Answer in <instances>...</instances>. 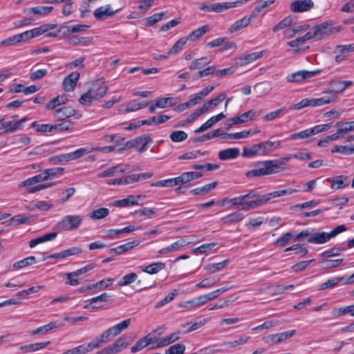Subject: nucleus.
Segmentation results:
<instances>
[{
  "label": "nucleus",
  "mask_w": 354,
  "mask_h": 354,
  "mask_svg": "<svg viewBox=\"0 0 354 354\" xmlns=\"http://www.w3.org/2000/svg\"><path fill=\"white\" fill-rule=\"evenodd\" d=\"M259 201H261V196H259L256 190L253 189L246 194L230 199L229 203L241 210L248 211L263 205V204H259Z\"/></svg>",
  "instance_id": "f257e3e1"
},
{
  "label": "nucleus",
  "mask_w": 354,
  "mask_h": 354,
  "mask_svg": "<svg viewBox=\"0 0 354 354\" xmlns=\"http://www.w3.org/2000/svg\"><path fill=\"white\" fill-rule=\"evenodd\" d=\"M342 26H334V22L328 20L314 26L310 30L314 39L320 40L333 34L339 32Z\"/></svg>",
  "instance_id": "f03ea898"
},
{
  "label": "nucleus",
  "mask_w": 354,
  "mask_h": 354,
  "mask_svg": "<svg viewBox=\"0 0 354 354\" xmlns=\"http://www.w3.org/2000/svg\"><path fill=\"white\" fill-rule=\"evenodd\" d=\"M274 163L275 162L272 161V160L258 162L256 165L257 167L248 171L245 176L251 178L276 174L278 171Z\"/></svg>",
  "instance_id": "7ed1b4c3"
},
{
  "label": "nucleus",
  "mask_w": 354,
  "mask_h": 354,
  "mask_svg": "<svg viewBox=\"0 0 354 354\" xmlns=\"http://www.w3.org/2000/svg\"><path fill=\"white\" fill-rule=\"evenodd\" d=\"M347 230L345 225H340L334 228L330 232H321L310 234L308 242L313 244H324L329 241L332 238L335 237L339 234Z\"/></svg>",
  "instance_id": "20e7f679"
},
{
  "label": "nucleus",
  "mask_w": 354,
  "mask_h": 354,
  "mask_svg": "<svg viewBox=\"0 0 354 354\" xmlns=\"http://www.w3.org/2000/svg\"><path fill=\"white\" fill-rule=\"evenodd\" d=\"M83 217L80 215H68L58 223L57 227L63 231H71L78 228L82 223Z\"/></svg>",
  "instance_id": "39448f33"
},
{
  "label": "nucleus",
  "mask_w": 354,
  "mask_h": 354,
  "mask_svg": "<svg viewBox=\"0 0 354 354\" xmlns=\"http://www.w3.org/2000/svg\"><path fill=\"white\" fill-rule=\"evenodd\" d=\"M128 337L123 335L120 337L116 339V341L111 344L102 350L97 351L95 353V354H116L122 351H123L124 348H126L128 345Z\"/></svg>",
  "instance_id": "423d86ee"
},
{
  "label": "nucleus",
  "mask_w": 354,
  "mask_h": 354,
  "mask_svg": "<svg viewBox=\"0 0 354 354\" xmlns=\"http://www.w3.org/2000/svg\"><path fill=\"white\" fill-rule=\"evenodd\" d=\"M146 196L144 194H139L137 196L130 195L128 197L122 200H118L113 202V205L115 207H126L133 205H141L144 204V200Z\"/></svg>",
  "instance_id": "0eeeda50"
},
{
  "label": "nucleus",
  "mask_w": 354,
  "mask_h": 354,
  "mask_svg": "<svg viewBox=\"0 0 354 354\" xmlns=\"http://www.w3.org/2000/svg\"><path fill=\"white\" fill-rule=\"evenodd\" d=\"M53 116L57 120H63L72 116H75L78 119L82 117V115L73 106H67L56 109Z\"/></svg>",
  "instance_id": "6e6552de"
},
{
  "label": "nucleus",
  "mask_w": 354,
  "mask_h": 354,
  "mask_svg": "<svg viewBox=\"0 0 354 354\" xmlns=\"http://www.w3.org/2000/svg\"><path fill=\"white\" fill-rule=\"evenodd\" d=\"M318 73V71H298L288 75L286 80L288 82H300L304 80L311 78Z\"/></svg>",
  "instance_id": "1a4fd4ad"
},
{
  "label": "nucleus",
  "mask_w": 354,
  "mask_h": 354,
  "mask_svg": "<svg viewBox=\"0 0 354 354\" xmlns=\"http://www.w3.org/2000/svg\"><path fill=\"white\" fill-rule=\"evenodd\" d=\"M50 184H37L35 182L32 176L27 178L26 180L21 182L19 184V187H26L28 193H35L37 192L43 190L46 188L50 187Z\"/></svg>",
  "instance_id": "9d476101"
},
{
  "label": "nucleus",
  "mask_w": 354,
  "mask_h": 354,
  "mask_svg": "<svg viewBox=\"0 0 354 354\" xmlns=\"http://www.w3.org/2000/svg\"><path fill=\"white\" fill-rule=\"evenodd\" d=\"M64 169L62 168H52L45 169L41 173L32 176L35 182L38 184L45 182L57 176V174H62Z\"/></svg>",
  "instance_id": "9b49d317"
},
{
  "label": "nucleus",
  "mask_w": 354,
  "mask_h": 354,
  "mask_svg": "<svg viewBox=\"0 0 354 354\" xmlns=\"http://www.w3.org/2000/svg\"><path fill=\"white\" fill-rule=\"evenodd\" d=\"M354 52V44L348 45H337L335 49V61L341 63L346 60L350 53Z\"/></svg>",
  "instance_id": "f8f14e48"
},
{
  "label": "nucleus",
  "mask_w": 354,
  "mask_h": 354,
  "mask_svg": "<svg viewBox=\"0 0 354 354\" xmlns=\"http://www.w3.org/2000/svg\"><path fill=\"white\" fill-rule=\"evenodd\" d=\"M353 84V82L350 80H331L329 82V88L324 91V93H341L345 91L347 87Z\"/></svg>",
  "instance_id": "ddd939ff"
},
{
  "label": "nucleus",
  "mask_w": 354,
  "mask_h": 354,
  "mask_svg": "<svg viewBox=\"0 0 354 354\" xmlns=\"http://www.w3.org/2000/svg\"><path fill=\"white\" fill-rule=\"evenodd\" d=\"M297 192H298L297 189H292V188H288V189H281V190L272 192H270V193H268V194L261 196V201H259L260 203H259V204L265 205L268 201H269L270 200H271L272 198L281 197V196H283L285 195L292 194L297 193Z\"/></svg>",
  "instance_id": "4468645a"
},
{
  "label": "nucleus",
  "mask_w": 354,
  "mask_h": 354,
  "mask_svg": "<svg viewBox=\"0 0 354 354\" xmlns=\"http://www.w3.org/2000/svg\"><path fill=\"white\" fill-rule=\"evenodd\" d=\"M103 84L104 80L98 79L92 84V86L88 89L96 100L103 97L107 93L108 87Z\"/></svg>",
  "instance_id": "2eb2a0df"
},
{
  "label": "nucleus",
  "mask_w": 354,
  "mask_h": 354,
  "mask_svg": "<svg viewBox=\"0 0 354 354\" xmlns=\"http://www.w3.org/2000/svg\"><path fill=\"white\" fill-rule=\"evenodd\" d=\"M314 6L312 0H296L290 5V8L293 12H304L310 10Z\"/></svg>",
  "instance_id": "dca6fc26"
},
{
  "label": "nucleus",
  "mask_w": 354,
  "mask_h": 354,
  "mask_svg": "<svg viewBox=\"0 0 354 354\" xmlns=\"http://www.w3.org/2000/svg\"><path fill=\"white\" fill-rule=\"evenodd\" d=\"M295 333V330H291L285 331L280 333H276L270 335L268 336L264 337L263 338L264 342L269 344V343H273V344H278L281 342H283L290 337H292Z\"/></svg>",
  "instance_id": "f3484780"
},
{
  "label": "nucleus",
  "mask_w": 354,
  "mask_h": 354,
  "mask_svg": "<svg viewBox=\"0 0 354 354\" xmlns=\"http://www.w3.org/2000/svg\"><path fill=\"white\" fill-rule=\"evenodd\" d=\"M51 344L50 341L39 342L21 346L19 350L24 354L37 352L46 348Z\"/></svg>",
  "instance_id": "a211bd4d"
},
{
  "label": "nucleus",
  "mask_w": 354,
  "mask_h": 354,
  "mask_svg": "<svg viewBox=\"0 0 354 354\" xmlns=\"http://www.w3.org/2000/svg\"><path fill=\"white\" fill-rule=\"evenodd\" d=\"M156 338L153 337L152 333H149L145 337L140 338L135 345L131 348V352L136 353L150 344H154Z\"/></svg>",
  "instance_id": "6ab92c4d"
},
{
  "label": "nucleus",
  "mask_w": 354,
  "mask_h": 354,
  "mask_svg": "<svg viewBox=\"0 0 354 354\" xmlns=\"http://www.w3.org/2000/svg\"><path fill=\"white\" fill-rule=\"evenodd\" d=\"M180 331H176L172 333H170L163 337L156 339V342L154 344L156 346L154 348H162L167 346L176 341L178 340L180 337Z\"/></svg>",
  "instance_id": "aec40b11"
},
{
  "label": "nucleus",
  "mask_w": 354,
  "mask_h": 354,
  "mask_svg": "<svg viewBox=\"0 0 354 354\" xmlns=\"http://www.w3.org/2000/svg\"><path fill=\"white\" fill-rule=\"evenodd\" d=\"M333 189L337 190L346 188L349 185V178L344 175H339L333 178H327Z\"/></svg>",
  "instance_id": "412c9836"
},
{
  "label": "nucleus",
  "mask_w": 354,
  "mask_h": 354,
  "mask_svg": "<svg viewBox=\"0 0 354 354\" xmlns=\"http://www.w3.org/2000/svg\"><path fill=\"white\" fill-rule=\"evenodd\" d=\"M151 142V139L149 136H142L128 142L127 146L136 147L138 152L142 153L147 149L148 145Z\"/></svg>",
  "instance_id": "4be33fe9"
},
{
  "label": "nucleus",
  "mask_w": 354,
  "mask_h": 354,
  "mask_svg": "<svg viewBox=\"0 0 354 354\" xmlns=\"http://www.w3.org/2000/svg\"><path fill=\"white\" fill-rule=\"evenodd\" d=\"M148 102H139L136 100H132L120 106L119 111L123 113L133 112L145 107Z\"/></svg>",
  "instance_id": "5701e85b"
},
{
  "label": "nucleus",
  "mask_w": 354,
  "mask_h": 354,
  "mask_svg": "<svg viewBox=\"0 0 354 354\" xmlns=\"http://www.w3.org/2000/svg\"><path fill=\"white\" fill-rule=\"evenodd\" d=\"M214 89V86H209L203 88L198 93L191 95L188 100L190 106H192L200 103L202 101V100L205 97H206L209 93H211Z\"/></svg>",
  "instance_id": "b1692460"
},
{
  "label": "nucleus",
  "mask_w": 354,
  "mask_h": 354,
  "mask_svg": "<svg viewBox=\"0 0 354 354\" xmlns=\"http://www.w3.org/2000/svg\"><path fill=\"white\" fill-rule=\"evenodd\" d=\"M79 77L80 73L78 72L71 73L66 76L62 82L64 90L67 92L73 91L76 87Z\"/></svg>",
  "instance_id": "393cba45"
},
{
  "label": "nucleus",
  "mask_w": 354,
  "mask_h": 354,
  "mask_svg": "<svg viewBox=\"0 0 354 354\" xmlns=\"http://www.w3.org/2000/svg\"><path fill=\"white\" fill-rule=\"evenodd\" d=\"M254 17H252V14L249 16H244L241 19L234 21L228 28V33L232 34L236 32L249 26L250 21Z\"/></svg>",
  "instance_id": "a878e982"
},
{
  "label": "nucleus",
  "mask_w": 354,
  "mask_h": 354,
  "mask_svg": "<svg viewBox=\"0 0 354 354\" xmlns=\"http://www.w3.org/2000/svg\"><path fill=\"white\" fill-rule=\"evenodd\" d=\"M260 148L263 156H268L274 150L281 147V141H265L260 142Z\"/></svg>",
  "instance_id": "bb28decb"
},
{
  "label": "nucleus",
  "mask_w": 354,
  "mask_h": 354,
  "mask_svg": "<svg viewBox=\"0 0 354 354\" xmlns=\"http://www.w3.org/2000/svg\"><path fill=\"white\" fill-rule=\"evenodd\" d=\"M84 154H86V150L82 147L70 153L61 154L57 156V158L59 161L61 162H69L71 160H76Z\"/></svg>",
  "instance_id": "cd10ccee"
},
{
  "label": "nucleus",
  "mask_w": 354,
  "mask_h": 354,
  "mask_svg": "<svg viewBox=\"0 0 354 354\" xmlns=\"http://www.w3.org/2000/svg\"><path fill=\"white\" fill-rule=\"evenodd\" d=\"M81 252H82V250L80 248L73 247V248H68L67 250L61 251L59 252L50 254L48 257V259H64L68 257L80 254Z\"/></svg>",
  "instance_id": "c85d7f7f"
},
{
  "label": "nucleus",
  "mask_w": 354,
  "mask_h": 354,
  "mask_svg": "<svg viewBox=\"0 0 354 354\" xmlns=\"http://www.w3.org/2000/svg\"><path fill=\"white\" fill-rule=\"evenodd\" d=\"M53 10V6H37L24 9L23 12L27 15H35L45 16Z\"/></svg>",
  "instance_id": "c756f323"
},
{
  "label": "nucleus",
  "mask_w": 354,
  "mask_h": 354,
  "mask_svg": "<svg viewBox=\"0 0 354 354\" xmlns=\"http://www.w3.org/2000/svg\"><path fill=\"white\" fill-rule=\"evenodd\" d=\"M240 154L239 148H228L221 150L218 153V157L221 160H229L236 159Z\"/></svg>",
  "instance_id": "7c9ffc66"
},
{
  "label": "nucleus",
  "mask_w": 354,
  "mask_h": 354,
  "mask_svg": "<svg viewBox=\"0 0 354 354\" xmlns=\"http://www.w3.org/2000/svg\"><path fill=\"white\" fill-rule=\"evenodd\" d=\"M115 13V11L111 9V6L110 5H106L104 6L97 8L94 11V16L97 20H102L107 17L113 16Z\"/></svg>",
  "instance_id": "2f4dec72"
},
{
  "label": "nucleus",
  "mask_w": 354,
  "mask_h": 354,
  "mask_svg": "<svg viewBox=\"0 0 354 354\" xmlns=\"http://www.w3.org/2000/svg\"><path fill=\"white\" fill-rule=\"evenodd\" d=\"M59 325L55 322H51L46 325L39 326L37 328L28 331V333L31 335H45L48 333L50 331L57 328Z\"/></svg>",
  "instance_id": "473e14b6"
},
{
  "label": "nucleus",
  "mask_w": 354,
  "mask_h": 354,
  "mask_svg": "<svg viewBox=\"0 0 354 354\" xmlns=\"http://www.w3.org/2000/svg\"><path fill=\"white\" fill-rule=\"evenodd\" d=\"M57 236V232H50V233L45 234L41 236H39L36 239H32L31 241H30L29 247L31 248H33L39 244L53 241Z\"/></svg>",
  "instance_id": "72a5a7b5"
},
{
  "label": "nucleus",
  "mask_w": 354,
  "mask_h": 354,
  "mask_svg": "<svg viewBox=\"0 0 354 354\" xmlns=\"http://www.w3.org/2000/svg\"><path fill=\"white\" fill-rule=\"evenodd\" d=\"M242 4V2L237 1H224L214 3V12H222L228 9L237 7Z\"/></svg>",
  "instance_id": "f704fd0d"
},
{
  "label": "nucleus",
  "mask_w": 354,
  "mask_h": 354,
  "mask_svg": "<svg viewBox=\"0 0 354 354\" xmlns=\"http://www.w3.org/2000/svg\"><path fill=\"white\" fill-rule=\"evenodd\" d=\"M243 218L242 213L234 212L221 218V221L224 225H230L241 221Z\"/></svg>",
  "instance_id": "c9c22d12"
},
{
  "label": "nucleus",
  "mask_w": 354,
  "mask_h": 354,
  "mask_svg": "<svg viewBox=\"0 0 354 354\" xmlns=\"http://www.w3.org/2000/svg\"><path fill=\"white\" fill-rule=\"evenodd\" d=\"M165 268V263L163 262H155L148 266L141 267V270L149 274H155Z\"/></svg>",
  "instance_id": "e433bc0d"
},
{
  "label": "nucleus",
  "mask_w": 354,
  "mask_h": 354,
  "mask_svg": "<svg viewBox=\"0 0 354 354\" xmlns=\"http://www.w3.org/2000/svg\"><path fill=\"white\" fill-rule=\"evenodd\" d=\"M25 120L23 119L20 121L13 122V121H5L1 122L0 125V130H4L6 133L13 132L21 127L22 122Z\"/></svg>",
  "instance_id": "4c0bfd02"
},
{
  "label": "nucleus",
  "mask_w": 354,
  "mask_h": 354,
  "mask_svg": "<svg viewBox=\"0 0 354 354\" xmlns=\"http://www.w3.org/2000/svg\"><path fill=\"white\" fill-rule=\"evenodd\" d=\"M262 56H263V51L254 52V53H251L241 55L239 57V59L241 61L240 64L243 66V65L249 64L256 61L257 59L262 57Z\"/></svg>",
  "instance_id": "58836bf2"
},
{
  "label": "nucleus",
  "mask_w": 354,
  "mask_h": 354,
  "mask_svg": "<svg viewBox=\"0 0 354 354\" xmlns=\"http://www.w3.org/2000/svg\"><path fill=\"white\" fill-rule=\"evenodd\" d=\"M242 156L243 157L253 158L255 156H263L260 148V144H256L251 147H243Z\"/></svg>",
  "instance_id": "ea45409f"
},
{
  "label": "nucleus",
  "mask_w": 354,
  "mask_h": 354,
  "mask_svg": "<svg viewBox=\"0 0 354 354\" xmlns=\"http://www.w3.org/2000/svg\"><path fill=\"white\" fill-rule=\"evenodd\" d=\"M170 117L167 115H160L158 116H151L147 120H141L142 125H158L162 124L169 120Z\"/></svg>",
  "instance_id": "a19ab883"
},
{
  "label": "nucleus",
  "mask_w": 354,
  "mask_h": 354,
  "mask_svg": "<svg viewBox=\"0 0 354 354\" xmlns=\"http://www.w3.org/2000/svg\"><path fill=\"white\" fill-rule=\"evenodd\" d=\"M186 241L185 240L180 239L178 240L171 245L162 248L159 250V253L161 254H165L169 252H173L179 250L181 248L186 245Z\"/></svg>",
  "instance_id": "79ce46f5"
},
{
  "label": "nucleus",
  "mask_w": 354,
  "mask_h": 354,
  "mask_svg": "<svg viewBox=\"0 0 354 354\" xmlns=\"http://www.w3.org/2000/svg\"><path fill=\"white\" fill-rule=\"evenodd\" d=\"M108 340L102 333L88 344H84L87 353L100 346V344L107 342Z\"/></svg>",
  "instance_id": "37998d69"
},
{
  "label": "nucleus",
  "mask_w": 354,
  "mask_h": 354,
  "mask_svg": "<svg viewBox=\"0 0 354 354\" xmlns=\"http://www.w3.org/2000/svg\"><path fill=\"white\" fill-rule=\"evenodd\" d=\"M337 97L334 95H324L319 98H312L311 103L313 107L321 106L334 102Z\"/></svg>",
  "instance_id": "c03bdc74"
},
{
  "label": "nucleus",
  "mask_w": 354,
  "mask_h": 354,
  "mask_svg": "<svg viewBox=\"0 0 354 354\" xmlns=\"http://www.w3.org/2000/svg\"><path fill=\"white\" fill-rule=\"evenodd\" d=\"M209 26L207 25H205L199 27L198 28L191 32L189 35L185 37L188 40L194 41L200 39L203 37L207 32L209 31Z\"/></svg>",
  "instance_id": "a18cd8bd"
},
{
  "label": "nucleus",
  "mask_w": 354,
  "mask_h": 354,
  "mask_svg": "<svg viewBox=\"0 0 354 354\" xmlns=\"http://www.w3.org/2000/svg\"><path fill=\"white\" fill-rule=\"evenodd\" d=\"M68 101V97L66 95H59L50 100L46 106V109L52 110L56 109L57 106L64 104Z\"/></svg>",
  "instance_id": "49530a36"
},
{
  "label": "nucleus",
  "mask_w": 354,
  "mask_h": 354,
  "mask_svg": "<svg viewBox=\"0 0 354 354\" xmlns=\"http://www.w3.org/2000/svg\"><path fill=\"white\" fill-rule=\"evenodd\" d=\"M36 258L34 256H30L20 261H16L12 264V268L15 270L22 269L28 266L36 263Z\"/></svg>",
  "instance_id": "de8ad7c7"
},
{
  "label": "nucleus",
  "mask_w": 354,
  "mask_h": 354,
  "mask_svg": "<svg viewBox=\"0 0 354 354\" xmlns=\"http://www.w3.org/2000/svg\"><path fill=\"white\" fill-rule=\"evenodd\" d=\"M335 317H339L344 315L349 314L354 317V305L346 306L340 308H335L332 311Z\"/></svg>",
  "instance_id": "09e8293b"
},
{
  "label": "nucleus",
  "mask_w": 354,
  "mask_h": 354,
  "mask_svg": "<svg viewBox=\"0 0 354 354\" xmlns=\"http://www.w3.org/2000/svg\"><path fill=\"white\" fill-rule=\"evenodd\" d=\"M124 172V169H121L119 165L114 166L103 171L97 174L98 178H106L117 176L119 174Z\"/></svg>",
  "instance_id": "8fccbe9b"
},
{
  "label": "nucleus",
  "mask_w": 354,
  "mask_h": 354,
  "mask_svg": "<svg viewBox=\"0 0 354 354\" xmlns=\"http://www.w3.org/2000/svg\"><path fill=\"white\" fill-rule=\"evenodd\" d=\"M216 182L211 183L203 187L193 189L190 191V193L192 194L193 195H203L207 194L211 190L214 189L216 187Z\"/></svg>",
  "instance_id": "3c124183"
},
{
  "label": "nucleus",
  "mask_w": 354,
  "mask_h": 354,
  "mask_svg": "<svg viewBox=\"0 0 354 354\" xmlns=\"http://www.w3.org/2000/svg\"><path fill=\"white\" fill-rule=\"evenodd\" d=\"M138 274L135 272H130L123 276L118 281V286L120 287L127 286L136 281L138 279Z\"/></svg>",
  "instance_id": "603ef678"
},
{
  "label": "nucleus",
  "mask_w": 354,
  "mask_h": 354,
  "mask_svg": "<svg viewBox=\"0 0 354 354\" xmlns=\"http://www.w3.org/2000/svg\"><path fill=\"white\" fill-rule=\"evenodd\" d=\"M331 153H339L343 155H351L354 153V145L352 146L335 145L332 148Z\"/></svg>",
  "instance_id": "864d4df0"
},
{
  "label": "nucleus",
  "mask_w": 354,
  "mask_h": 354,
  "mask_svg": "<svg viewBox=\"0 0 354 354\" xmlns=\"http://www.w3.org/2000/svg\"><path fill=\"white\" fill-rule=\"evenodd\" d=\"M43 32L46 33L48 37H57L59 30L54 31L57 28V24H45L41 26Z\"/></svg>",
  "instance_id": "5fc2aeb1"
},
{
  "label": "nucleus",
  "mask_w": 354,
  "mask_h": 354,
  "mask_svg": "<svg viewBox=\"0 0 354 354\" xmlns=\"http://www.w3.org/2000/svg\"><path fill=\"white\" fill-rule=\"evenodd\" d=\"M179 294V290L177 289H174L169 293L165 297H164L162 299L160 300L157 304H156L155 307L157 308H162V306H165L167 304L173 301L176 296H177Z\"/></svg>",
  "instance_id": "6e6d98bb"
},
{
  "label": "nucleus",
  "mask_w": 354,
  "mask_h": 354,
  "mask_svg": "<svg viewBox=\"0 0 354 354\" xmlns=\"http://www.w3.org/2000/svg\"><path fill=\"white\" fill-rule=\"evenodd\" d=\"M251 134L252 130H243L240 132L230 133L229 134H225V138L233 140L244 139L250 137Z\"/></svg>",
  "instance_id": "4d7b16f0"
},
{
  "label": "nucleus",
  "mask_w": 354,
  "mask_h": 354,
  "mask_svg": "<svg viewBox=\"0 0 354 354\" xmlns=\"http://www.w3.org/2000/svg\"><path fill=\"white\" fill-rule=\"evenodd\" d=\"M226 97V95L225 93H221L218 95L217 97L209 100L207 102L205 103L203 106L206 107V111L212 109L213 107L218 106L221 102H223Z\"/></svg>",
  "instance_id": "13d9d810"
},
{
  "label": "nucleus",
  "mask_w": 354,
  "mask_h": 354,
  "mask_svg": "<svg viewBox=\"0 0 354 354\" xmlns=\"http://www.w3.org/2000/svg\"><path fill=\"white\" fill-rule=\"evenodd\" d=\"M187 42V39L182 37L179 39L173 46L169 50L168 54L171 55L178 54Z\"/></svg>",
  "instance_id": "bf43d9fd"
},
{
  "label": "nucleus",
  "mask_w": 354,
  "mask_h": 354,
  "mask_svg": "<svg viewBox=\"0 0 354 354\" xmlns=\"http://www.w3.org/2000/svg\"><path fill=\"white\" fill-rule=\"evenodd\" d=\"M343 280L342 277H333L328 279L326 281L321 283L319 286V290H324L326 289L332 288L337 286L339 282Z\"/></svg>",
  "instance_id": "052dcab7"
},
{
  "label": "nucleus",
  "mask_w": 354,
  "mask_h": 354,
  "mask_svg": "<svg viewBox=\"0 0 354 354\" xmlns=\"http://www.w3.org/2000/svg\"><path fill=\"white\" fill-rule=\"evenodd\" d=\"M229 260L225 259L221 262L219 263H214L208 264L205 266V270H206L207 272L210 273H214L217 271H219L222 270L225 266L228 263Z\"/></svg>",
  "instance_id": "680f3d73"
},
{
  "label": "nucleus",
  "mask_w": 354,
  "mask_h": 354,
  "mask_svg": "<svg viewBox=\"0 0 354 354\" xmlns=\"http://www.w3.org/2000/svg\"><path fill=\"white\" fill-rule=\"evenodd\" d=\"M338 128V133H347L354 130V121L338 122L335 125Z\"/></svg>",
  "instance_id": "e2e57ef3"
},
{
  "label": "nucleus",
  "mask_w": 354,
  "mask_h": 354,
  "mask_svg": "<svg viewBox=\"0 0 354 354\" xmlns=\"http://www.w3.org/2000/svg\"><path fill=\"white\" fill-rule=\"evenodd\" d=\"M109 214V209L106 207L98 208L93 211L90 214V218L94 220L102 219L106 217Z\"/></svg>",
  "instance_id": "0e129e2a"
},
{
  "label": "nucleus",
  "mask_w": 354,
  "mask_h": 354,
  "mask_svg": "<svg viewBox=\"0 0 354 354\" xmlns=\"http://www.w3.org/2000/svg\"><path fill=\"white\" fill-rule=\"evenodd\" d=\"M156 106L159 109H165L167 107H169L174 106L176 102H174V99L173 97H162L158 99L156 101Z\"/></svg>",
  "instance_id": "69168bd1"
},
{
  "label": "nucleus",
  "mask_w": 354,
  "mask_h": 354,
  "mask_svg": "<svg viewBox=\"0 0 354 354\" xmlns=\"http://www.w3.org/2000/svg\"><path fill=\"white\" fill-rule=\"evenodd\" d=\"M169 138L174 142H180L187 138V133L184 131H174L170 133Z\"/></svg>",
  "instance_id": "338daca9"
},
{
  "label": "nucleus",
  "mask_w": 354,
  "mask_h": 354,
  "mask_svg": "<svg viewBox=\"0 0 354 354\" xmlns=\"http://www.w3.org/2000/svg\"><path fill=\"white\" fill-rule=\"evenodd\" d=\"M185 346L183 344H176L165 351V354H183Z\"/></svg>",
  "instance_id": "774afa93"
}]
</instances>
